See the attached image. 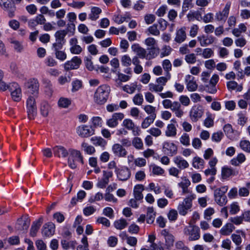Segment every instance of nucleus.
<instances>
[{"label":"nucleus","instance_id":"obj_1","mask_svg":"<svg viewBox=\"0 0 250 250\" xmlns=\"http://www.w3.org/2000/svg\"><path fill=\"white\" fill-rule=\"evenodd\" d=\"M110 91V86L107 84L99 86L94 93V102L99 104H104L108 98Z\"/></svg>","mask_w":250,"mask_h":250},{"label":"nucleus","instance_id":"obj_2","mask_svg":"<svg viewBox=\"0 0 250 250\" xmlns=\"http://www.w3.org/2000/svg\"><path fill=\"white\" fill-rule=\"evenodd\" d=\"M69 156L68 158V165L69 167L74 169L77 167V163L83 164V157L80 151L73 148L69 149Z\"/></svg>","mask_w":250,"mask_h":250},{"label":"nucleus","instance_id":"obj_3","mask_svg":"<svg viewBox=\"0 0 250 250\" xmlns=\"http://www.w3.org/2000/svg\"><path fill=\"white\" fill-rule=\"evenodd\" d=\"M196 197L194 194H190L184 198L183 201L179 204L177 209L179 214L182 216H185L192 206V201Z\"/></svg>","mask_w":250,"mask_h":250},{"label":"nucleus","instance_id":"obj_4","mask_svg":"<svg viewBox=\"0 0 250 250\" xmlns=\"http://www.w3.org/2000/svg\"><path fill=\"white\" fill-rule=\"evenodd\" d=\"M170 78V75L168 73L167 77L162 76L157 78L156 83H150L148 84L149 90L151 92H161Z\"/></svg>","mask_w":250,"mask_h":250},{"label":"nucleus","instance_id":"obj_5","mask_svg":"<svg viewBox=\"0 0 250 250\" xmlns=\"http://www.w3.org/2000/svg\"><path fill=\"white\" fill-rule=\"evenodd\" d=\"M39 86V81L35 78H31L24 83L26 93L28 95L38 96Z\"/></svg>","mask_w":250,"mask_h":250},{"label":"nucleus","instance_id":"obj_6","mask_svg":"<svg viewBox=\"0 0 250 250\" xmlns=\"http://www.w3.org/2000/svg\"><path fill=\"white\" fill-rule=\"evenodd\" d=\"M184 234L188 236L189 241L198 240L200 238V231L198 227L189 224L185 227L183 230Z\"/></svg>","mask_w":250,"mask_h":250},{"label":"nucleus","instance_id":"obj_7","mask_svg":"<svg viewBox=\"0 0 250 250\" xmlns=\"http://www.w3.org/2000/svg\"><path fill=\"white\" fill-rule=\"evenodd\" d=\"M28 96V97L26 101L28 116L30 119H33L37 114L36 99L37 98L38 96H34L32 95Z\"/></svg>","mask_w":250,"mask_h":250},{"label":"nucleus","instance_id":"obj_8","mask_svg":"<svg viewBox=\"0 0 250 250\" xmlns=\"http://www.w3.org/2000/svg\"><path fill=\"white\" fill-rule=\"evenodd\" d=\"M204 109L202 105L195 104L190 110L189 115L190 119L194 122H197L203 115Z\"/></svg>","mask_w":250,"mask_h":250},{"label":"nucleus","instance_id":"obj_9","mask_svg":"<svg viewBox=\"0 0 250 250\" xmlns=\"http://www.w3.org/2000/svg\"><path fill=\"white\" fill-rule=\"evenodd\" d=\"M12 100L17 102H20L22 98L21 89L18 83H10V90Z\"/></svg>","mask_w":250,"mask_h":250},{"label":"nucleus","instance_id":"obj_10","mask_svg":"<svg viewBox=\"0 0 250 250\" xmlns=\"http://www.w3.org/2000/svg\"><path fill=\"white\" fill-rule=\"evenodd\" d=\"M122 125L126 130L131 131L134 136H139L140 134V129L135 124L133 121L130 119L124 120Z\"/></svg>","mask_w":250,"mask_h":250},{"label":"nucleus","instance_id":"obj_11","mask_svg":"<svg viewBox=\"0 0 250 250\" xmlns=\"http://www.w3.org/2000/svg\"><path fill=\"white\" fill-rule=\"evenodd\" d=\"M161 234L165 238V245L164 248H161L160 250H170L173 247L175 238L171 233H169L166 229H163L161 231Z\"/></svg>","mask_w":250,"mask_h":250},{"label":"nucleus","instance_id":"obj_12","mask_svg":"<svg viewBox=\"0 0 250 250\" xmlns=\"http://www.w3.org/2000/svg\"><path fill=\"white\" fill-rule=\"evenodd\" d=\"M78 135L82 138H87L94 134V130L90 125H81L76 128Z\"/></svg>","mask_w":250,"mask_h":250},{"label":"nucleus","instance_id":"obj_13","mask_svg":"<svg viewBox=\"0 0 250 250\" xmlns=\"http://www.w3.org/2000/svg\"><path fill=\"white\" fill-rule=\"evenodd\" d=\"M81 63V59L77 56H75L71 60L68 61L64 63V69L65 71L77 69Z\"/></svg>","mask_w":250,"mask_h":250},{"label":"nucleus","instance_id":"obj_14","mask_svg":"<svg viewBox=\"0 0 250 250\" xmlns=\"http://www.w3.org/2000/svg\"><path fill=\"white\" fill-rule=\"evenodd\" d=\"M230 5V2H228L222 11H219L216 13L215 18L217 21L225 22L229 14Z\"/></svg>","mask_w":250,"mask_h":250},{"label":"nucleus","instance_id":"obj_15","mask_svg":"<svg viewBox=\"0 0 250 250\" xmlns=\"http://www.w3.org/2000/svg\"><path fill=\"white\" fill-rule=\"evenodd\" d=\"M124 117L122 113H115L106 121V125L110 127L114 128L118 125L119 121L122 120Z\"/></svg>","mask_w":250,"mask_h":250},{"label":"nucleus","instance_id":"obj_16","mask_svg":"<svg viewBox=\"0 0 250 250\" xmlns=\"http://www.w3.org/2000/svg\"><path fill=\"white\" fill-rule=\"evenodd\" d=\"M197 40L201 46L206 47L212 44L215 38L212 35H202L198 36Z\"/></svg>","mask_w":250,"mask_h":250},{"label":"nucleus","instance_id":"obj_17","mask_svg":"<svg viewBox=\"0 0 250 250\" xmlns=\"http://www.w3.org/2000/svg\"><path fill=\"white\" fill-rule=\"evenodd\" d=\"M163 150L166 154L173 156L176 154L177 147L173 143L165 142L163 144Z\"/></svg>","mask_w":250,"mask_h":250},{"label":"nucleus","instance_id":"obj_18","mask_svg":"<svg viewBox=\"0 0 250 250\" xmlns=\"http://www.w3.org/2000/svg\"><path fill=\"white\" fill-rule=\"evenodd\" d=\"M116 173L118 179L120 181H126L131 176L130 169L126 167H123L119 168Z\"/></svg>","mask_w":250,"mask_h":250},{"label":"nucleus","instance_id":"obj_19","mask_svg":"<svg viewBox=\"0 0 250 250\" xmlns=\"http://www.w3.org/2000/svg\"><path fill=\"white\" fill-rule=\"evenodd\" d=\"M112 151L114 155L118 157H125L127 151L123 146L119 144H115L112 146Z\"/></svg>","mask_w":250,"mask_h":250},{"label":"nucleus","instance_id":"obj_20","mask_svg":"<svg viewBox=\"0 0 250 250\" xmlns=\"http://www.w3.org/2000/svg\"><path fill=\"white\" fill-rule=\"evenodd\" d=\"M54 154L59 158H66L68 156L69 149L62 146H56L53 148Z\"/></svg>","mask_w":250,"mask_h":250},{"label":"nucleus","instance_id":"obj_21","mask_svg":"<svg viewBox=\"0 0 250 250\" xmlns=\"http://www.w3.org/2000/svg\"><path fill=\"white\" fill-rule=\"evenodd\" d=\"M194 77L188 75L185 77V82L187 89L190 92L195 91L198 88V84L194 80Z\"/></svg>","mask_w":250,"mask_h":250},{"label":"nucleus","instance_id":"obj_22","mask_svg":"<svg viewBox=\"0 0 250 250\" xmlns=\"http://www.w3.org/2000/svg\"><path fill=\"white\" fill-rule=\"evenodd\" d=\"M179 188L182 189V194L183 195L188 194H193L192 191L188 188L189 186L190 185V181L186 177L182 178L181 181L178 184Z\"/></svg>","mask_w":250,"mask_h":250},{"label":"nucleus","instance_id":"obj_23","mask_svg":"<svg viewBox=\"0 0 250 250\" xmlns=\"http://www.w3.org/2000/svg\"><path fill=\"white\" fill-rule=\"evenodd\" d=\"M78 40L76 38H73L70 40V51L72 54H80L83 51V48L78 44Z\"/></svg>","mask_w":250,"mask_h":250},{"label":"nucleus","instance_id":"obj_24","mask_svg":"<svg viewBox=\"0 0 250 250\" xmlns=\"http://www.w3.org/2000/svg\"><path fill=\"white\" fill-rule=\"evenodd\" d=\"M55 231V225L51 222L45 224L42 229V234L46 237L52 236Z\"/></svg>","mask_w":250,"mask_h":250},{"label":"nucleus","instance_id":"obj_25","mask_svg":"<svg viewBox=\"0 0 250 250\" xmlns=\"http://www.w3.org/2000/svg\"><path fill=\"white\" fill-rule=\"evenodd\" d=\"M170 109L175 114L176 117L178 118H181L184 114V112L181 108V105L180 103L178 101H173Z\"/></svg>","mask_w":250,"mask_h":250},{"label":"nucleus","instance_id":"obj_26","mask_svg":"<svg viewBox=\"0 0 250 250\" xmlns=\"http://www.w3.org/2000/svg\"><path fill=\"white\" fill-rule=\"evenodd\" d=\"M132 50L136 53L137 57L142 59L145 58L146 57V50L142 47L139 44L135 43L131 46Z\"/></svg>","mask_w":250,"mask_h":250},{"label":"nucleus","instance_id":"obj_27","mask_svg":"<svg viewBox=\"0 0 250 250\" xmlns=\"http://www.w3.org/2000/svg\"><path fill=\"white\" fill-rule=\"evenodd\" d=\"M173 162L177 167L181 169H186L189 167L188 162L180 156L175 157L173 158Z\"/></svg>","mask_w":250,"mask_h":250},{"label":"nucleus","instance_id":"obj_28","mask_svg":"<svg viewBox=\"0 0 250 250\" xmlns=\"http://www.w3.org/2000/svg\"><path fill=\"white\" fill-rule=\"evenodd\" d=\"M102 12V10L100 7H92L90 9V13L88 14V18L91 21H95L99 18Z\"/></svg>","mask_w":250,"mask_h":250},{"label":"nucleus","instance_id":"obj_29","mask_svg":"<svg viewBox=\"0 0 250 250\" xmlns=\"http://www.w3.org/2000/svg\"><path fill=\"white\" fill-rule=\"evenodd\" d=\"M177 128L174 124H169L167 125L165 135L168 137H175L177 135Z\"/></svg>","mask_w":250,"mask_h":250},{"label":"nucleus","instance_id":"obj_30","mask_svg":"<svg viewBox=\"0 0 250 250\" xmlns=\"http://www.w3.org/2000/svg\"><path fill=\"white\" fill-rule=\"evenodd\" d=\"M186 28L184 27L177 31L175 41L178 43H181L186 40Z\"/></svg>","mask_w":250,"mask_h":250},{"label":"nucleus","instance_id":"obj_31","mask_svg":"<svg viewBox=\"0 0 250 250\" xmlns=\"http://www.w3.org/2000/svg\"><path fill=\"white\" fill-rule=\"evenodd\" d=\"M132 63L134 65L133 71L135 74H140L143 72V67L138 57L135 56L132 58Z\"/></svg>","mask_w":250,"mask_h":250},{"label":"nucleus","instance_id":"obj_32","mask_svg":"<svg viewBox=\"0 0 250 250\" xmlns=\"http://www.w3.org/2000/svg\"><path fill=\"white\" fill-rule=\"evenodd\" d=\"M234 229L235 227L232 224L228 223L221 228L220 230V233L224 236L229 235Z\"/></svg>","mask_w":250,"mask_h":250},{"label":"nucleus","instance_id":"obj_33","mask_svg":"<svg viewBox=\"0 0 250 250\" xmlns=\"http://www.w3.org/2000/svg\"><path fill=\"white\" fill-rule=\"evenodd\" d=\"M144 189V186L142 185H137L134 187L133 194L136 200H140L143 198L142 192Z\"/></svg>","mask_w":250,"mask_h":250},{"label":"nucleus","instance_id":"obj_34","mask_svg":"<svg viewBox=\"0 0 250 250\" xmlns=\"http://www.w3.org/2000/svg\"><path fill=\"white\" fill-rule=\"evenodd\" d=\"M227 87L229 90L232 91L236 90L237 91H241L243 89L242 84H238V83L234 81H229L227 83Z\"/></svg>","mask_w":250,"mask_h":250},{"label":"nucleus","instance_id":"obj_35","mask_svg":"<svg viewBox=\"0 0 250 250\" xmlns=\"http://www.w3.org/2000/svg\"><path fill=\"white\" fill-rule=\"evenodd\" d=\"M245 155L243 153L238 154L236 157L233 158L230 161V164L234 166H239L246 161Z\"/></svg>","mask_w":250,"mask_h":250},{"label":"nucleus","instance_id":"obj_36","mask_svg":"<svg viewBox=\"0 0 250 250\" xmlns=\"http://www.w3.org/2000/svg\"><path fill=\"white\" fill-rule=\"evenodd\" d=\"M81 148L82 150L88 155H93L96 152V149L93 146L89 145L84 141L82 143Z\"/></svg>","mask_w":250,"mask_h":250},{"label":"nucleus","instance_id":"obj_37","mask_svg":"<svg viewBox=\"0 0 250 250\" xmlns=\"http://www.w3.org/2000/svg\"><path fill=\"white\" fill-rule=\"evenodd\" d=\"M90 141L95 146H99L104 148L106 145V141L100 137H93L91 138Z\"/></svg>","mask_w":250,"mask_h":250},{"label":"nucleus","instance_id":"obj_38","mask_svg":"<svg viewBox=\"0 0 250 250\" xmlns=\"http://www.w3.org/2000/svg\"><path fill=\"white\" fill-rule=\"evenodd\" d=\"M156 117V114H153L146 117L142 123L141 127L145 129L149 127L150 125L153 123Z\"/></svg>","mask_w":250,"mask_h":250},{"label":"nucleus","instance_id":"obj_39","mask_svg":"<svg viewBox=\"0 0 250 250\" xmlns=\"http://www.w3.org/2000/svg\"><path fill=\"white\" fill-rule=\"evenodd\" d=\"M71 104V100L66 97H61L58 101V105L61 108H67Z\"/></svg>","mask_w":250,"mask_h":250},{"label":"nucleus","instance_id":"obj_40","mask_svg":"<svg viewBox=\"0 0 250 250\" xmlns=\"http://www.w3.org/2000/svg\"><path fill=\"white\" fill-rule=\"evenodd\" d=\"M205 162L202 158L196 156L193 158L192 165L196 169H202L204 167Z\"/></svg>","mask_w":250,"mask_h":250},{"label":"nucleus","instance_id":"obj_41","mask_svg":"<svg viewBox=\"0 0 250 250\" xmlns=\"http://www.w3.org/2000/svg\"><path fill=\"white\" fill-rule=\"evenodd\" d=\"M236 174L235 171L231 168L228 167H223L222 168L221 175L224 179H226L231 175Z\"/></svg>","mask_w":250,"mask_h":250},{"label":"nucleus","instance_id":"obj_42","mask_svg":"<svg viewBox=\"0 0 250 250\" xmlns=\"http://www.w3.org/2000/svg\"><path fill=\"white\" fill-rule=\"evenodd\" d=\"M156 216V213L152 207H148L147 208L146 222L151 224L153 223Z\"/></svg>","mask_w":250,"mask_h":250},{"label":"nucleus","instance_id":"obj_43","mask_svg":"<svg viewBox=\"0 0 250 250\" xmlns=\"http://www.w3.org/2000/svg\"><path fill=\"white\" fill-rule=\"evenodd\" d=\"M237 124L244 126L247 124L248 120L246 113L242 111L240 112L237 114Z\"/></svg>","mask_w":250,"mask_h":250},{"label":"nucleus","instance_id":"obj_44","mask_svg":"<svg viewBox=\"0 0 250 250\" xmlns=\"http://www.w3.org/2000/svg\"><path fill=\"white\" fill-rule=\"evenodd\" d=\"M42 223V219L40 218L38 221L35 222L32 224L31 228L30 229V235L31 236L34 237L36 236L37 232L40 228Z\"/></svg>","mask_w":250,"mask_h":250},{"label":"nucleus","instance_id":"obj_45","mask_svg":"<svg viewBox=\"0 0 250 250\" xmlns=\"http://www.w3.org/2000/svg\"><path fill=\"white\" fill-rule=\"evenodd\" d=\"M189 21H193L195 19L200 21L202 19L201 13L198 11H190L187 16Z\"/></svg>","mask_w":250,"mask_h":250},{"label":"nucleus","instance_id":"obj_46","mask_svg":"<svg viewBox=\"0 0 250 250\" xmlns=\"http://www.w3.org/2000/svg\"><path fill=\"white\" fill-rule=\"evenodd\" d=\"M128 225L126 220L125 219H120L115 221L114 223V226L116 229L122 230L125 228Z\"/></svg>","mask_w":250,"mask_h":250},{"label":"nucleus","instance_id":"obj_47","mask_svg":"<svg viewBox=\"0 0 250 250\" xmlns=\"http://www.w3.org/2000/svg\"><path fill=\"white\" fill-rule=\"evenodd\" d=\"M137 87V83H132L130 84H126L122 87V89L128 94H132L135 92Z\"/></svg>","mask_w":250,"mask_h":250},{"label":"nucleus","instance_id":"obj_48","mask_svg":"<svg viewBox=\"0 0 250 250\" xmlns=\"http://www.w3.org/2000/svg\"><path fill=\"white\" fill-rule=\"evenodd\" d=\"M159 52V48L158 47L151 48L148 53H146V59L149 60L154 59L158 56Z\"/></svg>","mask_w":250,"mask_h":250},{"label":"nucleus","instance_id":"obj_49","mask_svg":"<svg viewBox=\"0 0 250 250\" xmlns=\"http://www.w3.org/2000/svg\"><path fill=\"white\" fill-rule=\"evenodd\" d=\"M40 110L41 114L44 117H46L50 110L49 104L46 102H43L41 104Z\"/></svg>","mask_w":250,"mask_h":250},{"label":"nucleus","instance_id":"obj_50","mask_svg":"<svg viewBox=\"0 0 250 250\" xmlns=\"http://www.w3.org/2000/svg\"><path fill=\"white\" fill-rule=\"evenodd\" d=\"M18 225L20 226L18 227L19 229L26 230L28 229L30 223L27 220H24L22 218H20L18 220Z\"/></svg>","mask_w":250,"mask_h":250},{"label":"nucleus","instance_id":"obj_51","mask_svg":"<svg viewBox=\"0 0 250 250\" xmlns=\"http://www.w3.org/2000/svg\"><path fill=\"white\" fill-rule=\"evenodd\" d=\"M193 0H184L182 5V13L184 14L189 8L193 7Z\"/></svg>","mask_w":250,"mask_h":250},{"label":"nucleus","instance_id":"obj_52","mask_svg":"<svg viewBox=\"0 0 250 250\" xmlns=\"http://www.w3.org/2000/svg\"><path fill=\"white\" fill-rule=\"evenodd\" d=\"M132 144L133 146L137 149H142L143 148V143L140 138H134L132 140Z\"/></svg>","mask_w":250,"mask_h":250},{"label":"nucleus","instance_id":"obj_53","mask_svg":"<svg viewBox=\"0 0 250 250\" xmlns=\"http://www.w3.org/2000/svg\"><path fill=\"white\" fill-rule=\"evenodd\" d=\"M228 190V186H223L220 188L216 189L214 190V196H226L225 193Z\"/></svg>","mask_w":250,"mask_h":250},{"label":"nucleus","instance_id":"obj_54","mask_svg":"<svg viewBox=\"0 0 250 250\" xmlns=\"http://www.w3.org/2000/svg\"><path fill=\"white\" fill-rule=\"evenodd\" d=\"M67 32L63 30H60L56 32L55 34V37L56 38V41L58 42H64V39L65 36L66 35Z\"/></svg>","mask_w":250,"mask_h":250},{"label":"nucleus","instance_id":"obj_55","mask_svg":"<svg viewBox=\"0 0 250 250\" xmlns=\"http://www.w3.org/2000/svg\"><path fill=\"white\" fill-rule=\"evenodd\" d=\"M99 70L101 73L104 74L103 77L107 80H109L111 79V74L109 73V69L108 67L102 66L99 68Z\"/></svg>","mask_w":250,"mask_h":250},{"label":"nucleus","instance_id":"obj_56","mask_svg":"<svg viewBox=\"0 0 250 250\" xmlns=\"http://www.w3.org/2000/svg\"><path fill=\"white\" fill-rule=\"evenodd\" d=\"M81 243L83 245H79L77 248V250H89L88 249L87 238L85 236H83L82 238Z\"/></svg>","mask_w":250,"mask_h":250},{"label":"nucleus","instance_id":"obj_57","mask_svg":"<svg viewBox=\"0 0 250 250\" xmlns=\"http://www.w3.org/2000/svg\"><path fill=\"white\" fill-rule=\"evenodd\" d=\"M240 146L243 151L250 153V142L249 141H241L240 142Z\"/></svg>","mask_w":250,"mask_h":250},{"label":"nucleus","instance_id":"obj_58","mask_svg":"<svg viewBox=\"0 0 250 250\" xmlns=\"http://www.w3.org/2000/svg\"><path fill=\"white\" fill-rule=\"evenodd\" d=\"M121 61L122 65L125 67L130 66L132 62V60L127 55H123L121 58Z\"/></svg>","mask_w":250,"mask_h":250},{"label":"nucleus","instance_id":"obj_59","mask_svg":"<svg viewBox=\"0 0 250 250\" xmlns=\"http://www.w3.org/2000/svg\"><path fill=\"white\" fill-rule=\"evenodd\" d=\"M204 125L207 127H211L214 125V120L211 114H207V117L204 121Z\"/></svg>","mask_w":250,"mask_h":250},{"label":"nucleus","instance_id":"obj_60","mask_svg":"<svg viewBox=\"0 0 250 250\" xmlns=\"http://www.w3.org/2000/svg\"><path fill=\"white\" fill-rule=\"evenodd\" d=\"M214 200L220 206H225L228 201L226 196H214Z\"/></svg>","mask_w":250,"mask_h":250},{"label":"nucleus","instance_id":"obj_61","mask_svg":"<svg viewBox=\"0 0 250 250\" xmlns=\"http://www.w3.org/2000/svg\"><path fill=\"white\" fill-rule=\"evenodd\" d=\"M224 137V134L222 131L214 132L212 134L211 140L213 142L218 143L221 141Z\"/></svg>","mask_w":250,"mask_h":250},{"label":"nucleus","instance_id":"obj_62","mask_svg":"<svg viewBox=\"0 0 250 250\" xmlns=\"http://www.w3.org/2000/svg\"><path fill=\"white\" fill-rule=\"evenodd\" d=\"M147 132L149 133L150 135L155 137H158L162 134L161 130L157 127H151L150 129L147 130Z\"/></svg>","mask_w":250,"mask_h":250},{"label":"nucleus","instance_id":"obj_63","mask_svg":"<svg viewBox=\"0 0 250 250\" xmlns=\"http://www.w3.org/2000/svg\"><path fill=\"white\" fill-rule=\"evenodd\" d=\"M178 217V212L175 209H171L167 213V217L169 221H175Z\"/></svg>","mask_w":250,"mask_h":250},{"label":"nucleus","instance_id":"obj_64","mask_svg":"<svg viewBox=\"0 0 250 250\" xmlns=\"http://www.w3.org/2000/svg\"><path fill=\"white\" fill-rule=\"evenodd\" d=\"M175 247L178 250H190L189 248L187 246L184 241L178 240L175 243Z\"/></svg>","mask_w":250,"mask_h":250}]
</instances>
